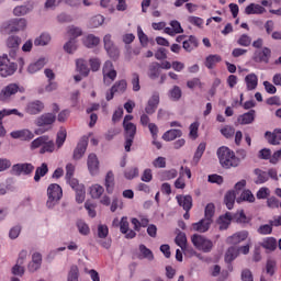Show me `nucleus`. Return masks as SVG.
Segmentation results:
<instances>
[{
	"label": "nucleus",
	"mask_w": 281,
	"mask_h": 281,
	"mask_svg": "<svg viewBox=\"0 0 281 281\" xmlns=\"http://www.w3.org/2000/svg\"><path fill=\"white\" fill-rule=\"evenodd\" d=\"M217 158L222 168H238L240 166V158L236 157L234 150L229 147L222 146L217 149Z\"/></svg>",
	"instance_id": "nucleus-1"
},
{
	"label": "nucleus",
	"mask_w": 281,
	"mask_h": 281,
	"mask_svg": "<svg viewBox=\"0 0 281 281\" xmlns=\"http://www.w3.org/2000/svg\"><path fill=\"white\" fill-rule=\"evenodd\" d=\"M60 199H63V188L58 183L49 184L47 188L46 206L49 209L55 207L60 202Z\"/></svg>",
	"instance_id": "nucleus-2"
},
{
	"label": "nucleus",
	"mask_w": 281,
	"mask_h": 281,
	"mask_svg": "<svg viewBox=\"0 0 281 281\" xmlns=\"http://www.w3.org/2000/svg\"><path fill=\"white\" fill-rule=\"evenodd\" d=\"M191 243L195 249L203 251V254H210L214 249V243L212 239H207L203 235L194 234L191 236Z\"/></svg>",
	"instance_id": "nucleus-3"
},
{
	"label": "nucleus",
	"mask_w": 281,
	"mask_h": 281,
	"mask_svg": "<svg viewBox=\"0 0 281 281\" xmlns=\"http://www.w3.org/2000/svg\"><path fill=\"white\" fill-rule=\"evenodd\" d=\"M16 69H19V65L10 61L7 54L0 56V76L2 78L14 76V74H16Z\"/></svg>",
	"instance_id": "nucleus-4"
},
{
	"label": "nucleus",
	"mask_w": 281,
	"mask_h": 281,
	"mask_svg": "<svg viewBox=\"0 0 281 281\" xmlns=\"http://www.w3.org/2000/svg\"><path fill=\"white\" fill-rule=\"evenodd\" d=\"M124 136H125V150L126 153H131V146H133V142L135 139V135H137V125L134 123H130L123 125Z\"/></svg>",
	"instance_id": "nucleus-5"
},
{
	"label": "nucleus",
	"mask_w": 281,
	"mask_h": 281,
	"mask_svg": "<svg viewBox=\"0 0 281 281\" xmlns=\"http://www.w3.org/2000/svg\"><path fill=\"white\" fill-rule=\"evenodd\" d=\"M34 172V165L31 162H22V164H15L11 168V175H14L15 177H21V175H32Z\"/></svg>",
	"instance_id": "nucleus-6"
},
{
	"label": "nucleus",
	"mask_w": 281,
	"mask_h": 281,
	"mask_svg": "<svg viewBox=\"0 0 281 281\" xmlns=\"http://www.w3.org/2000/svg\"><path fill=\"white\" fill-rule=\"evenodd\" d=\"M25 113L29 115H38L45 111V103L41 100L29 101L24 108Z\"/></svg>",
	"instance_id": "nucleus-7"
},
{
	"label": "nucleus",
	"mask_w": 281,
	"mask_h": 281,
	"mask_svg": "<svg viewBox=\"0 0 281 281\" xmlns=\"http://www.w3.org/2000/svg\"><path fill=\"white\" fill-rule=\"evenodd\" d=\"M7 47L9 49L10 58H16L19 47H21V37L11 35L7 38Z\"/></svg>",
	"instance_id": "nucleus-8"
},
{
	"label": "nucleus",
	"mask_w": 281,
	"mask_h": 281,
	"mask_svg": "<svg viewBox=\"0 0 281 281\" xmlns=\"http://www.w3.org/2000/svg\"><path fill=\"white\" fill-rule=\"evenodd\" d=\"M104 42V48L108 52L110 58H113V60H117L120 58V49L115 47V44H113V41L111 40V34H106L103 37Z\"/></svg>",
	"instance_id": "nucleus-9"
},
{
	"label": "nucleus",
	"mask_w": 281,
	"mask_h": 281,
	"mask_svg": "<svg viewBox=\"0 0 281 281\" xmlns=\"http://www.w3.org/2000/svg\"><path fill=\"white\" fill-rule=\"evenodd\" d=\"M89 146V137L83 136L77 144V147L74 150L72 159L78 161V159H82L85 157V153H87V147Z\"/></svg>",
	"instance_id": "nucleus-10"
},
{
	"label": "nucleus",
	"mask_w": 281,
	"mask_h": 281,
	"mask_svg": "<svg viewBox=\"0 0 281 281\" xmlns=\"http://www.w3.org/2000/svg\"><path fill=\"white\" fill-rule=\"evenodd\" d=\"M19 91L23 93V90L19 87V85L9 83L0 92L1 102H5V100H9L11 95L19 93Z\"/></svg>",
	"instance_id": "nucleus-11"
},
{
	"label": "nucleus",
	"mask_w": 281,
	"mask_h": 281,
	"mask_svg": "<svg viewBox=\"0 0 281 281\" xmlns=\"http://www.w3.org/2000/svg\"><path fill=\"white\" fill-rule=\"evenodd\" d=\"M121 234L125 235V238L133 239L137 236L135 231L131 229V224L128 223V217L123 216L119 223Z\"/></svg>",
	"instance_id": "nucleus-12"
},
{
	"label": "nucleus",
	"mask_w": 281,
	"mask_h": 281,
	"mask_svg": "<svg viewBox=\"0 0 281 281\" xmlns=\"http://www.w3.org/2000/svg\"><path fill=\"white\" fill-rule=\"evenodd\" d=\"M88 170L92 177L99 175L100 172V160L95 154H90L87 161Z\"/></svg>",
	"instance_id": "nucleus-13"
},
{
	"label": "nucleus",
	"mask_w": 281,
	"mask_h": 281,
	"mask_svg": "<svg viewBox=\"0 0 281 281\" xmlns=\"http://www.w3.org/2000/svg\"><path fill=\"white\" fill-rule=\"evenodd\" d=\"M212 223H214V220H206L205 217L200 220L196 223H193L191 225L193 232H199V234H205V232L210 231V227L212 226Z\"/></svg>",
	"instance_id": "nucleus-14"
},
{
	"label": "nucleus",
	"mask_w": 281,
	"mask_h": 281,
	"mask_svg": "<svg viewBox=\"0 0 281 281\" xmlns=\"http://www.w3.org/2000/svg\"><path fill=\"white\" fill-rule=\"evenodd\" d=\"M271 58V48L263 47L262 50H257L254 56L255 63H265L269 64V59Z\"/></svg>",
	"instance_id": "nucleus-15"
},
{
	"label": "nucleus",
	"mask_w": 281,
	"mask_h": 281,
	"mask_svg": "<svg viewBox=\"0 0 281 281\" xmlns=\"http://www.w3.org/2000/svg\"><path fill=\"white\" fill-rule=\"evenodd\" d=\"M56 122V114L54 113H44L36 119V126H52Z\"/></svg>",
	"instance_id": "nucleus-16"
},
{
	"label": "nucleus",
	"mask_w": 281,
	"mask_h": 281,
	"mask_svg": "<svg viewBox=\"0 0 281 281\" xmlns=\"http://www.w3.org/2000/svg\"><path fill=\"white\" fill-rule=\"evenodd\" d=\"M11 137L22 142H30V139H34V133L30 132V130H20L11 132Z\"/></svg>",
	"instance_id": "nucleus-17"
},
{
	"label": "nucleus",
	"mask_w": 281,
	"mask_h": 281,
	"mask_svg": "<svg viewBox=\"0 0 281 281\" xmlns=\"http://www.w3.org/2000/svg\"><path fill=\"white\" fill-rule=\"evenodd\" d=\"M103 78H109L112 82L117 78V71L113 68V63L105 61L103 66Z\"/></svg>",
	"instance_id": "nucleus-18"
},
{
	"label": "nucleus",
	"mask_w": 281,
	"mask_h": 281,
	"mask_svg": "<svg viewBox=\"0 0 281 281\" xmlns=\"http://www.w3.org/2000/svg\"><path fill=\"white\" fill-rule=\"evenodd\" d=\"M256 120V110H250L241 115L238 116L237 121L241 126H245L247 124H254V121Z\"/></svg>",
	"instance_id": "nucleus-19"
},
{
	"label": "nucleus",
	"mask_w": 281,
	"mask_h": 281,
	"mask_svg": "<svg viewBox=\"0 0 281 281\" xmlns=\"http://www.w3.org/2000/svg\"><path fill=\"white\" fill-rule=\"evenodd\" d=\"M180 207H183L184 212L192 210V196L191 195H177L176 196Z\"/></svg>",
	"instance_id": "nucleus-20"
},
{
	"label": "nucleus",
	"mask_w": 281,
	"mask_h": 281,
	"mask_svg": "<svg viewBox=\"0 0 281 281\" xmlns=\"http://www.w3.org/2000/svg\"><path fill=\"white\" fill-rule=\"evenodd\" d=\"M160 74H161V64L157 61L151 63L148 68V78H150V80H157Z\"/></svg>",
	"instance_id": "nucleus-21"
},
{
	"label": "nucleus",
	"mask_w": 281,
	"mask_h": 281,
	"mask_svg": "<svg viewBox=\"0 0 281 281\" xmlns=\"http://www.w3.org/2000/svg\"><path fill=\"white\" fill-rule=\"evenodd\" d=\"M249 233L247 231L235 233L233 236L227 238V243L231 245H238V243H243V240H247Z\"/></svg>",
	"instance_id": "nucleus-22"
},
{
	"label": "nucleus",
	"mask_w": 281,
	"mask_h": 281,
	"mask_svg": "<svg viewBox=\"0 0 281 281\" xmlns=\"http://www.w3.org/2000/svg\"><path fill=\"white\" fill-rule=\"evenodd\" d=\"M126 89H128V82L126 81V79L115 81V83L112 86V91H114V93H117L119 95L126 93Z\"/></svg>",
	"instance_id": "nucleus-23"
},
{
	"label": "nucleus",
	"mask_w": 281,
	"mask_h": 281,
	"mask_svg": "<svg viewBox=\"0 0 281 281\" xmlns=\"http://www.w3.org/2000/svg\"><path fill=\"white\" fill-rule=\"evenodd\" d=\"M232 221L233 220V214L227 212L225 215L220 216L217 223L220 225V229L224 231L227 229L229 227V225H232Z\"/></svg>",
	"instance_id": "nucleus-24"
},
{
	"label": "nucleus",
	"mask_w": 281,
	"mask_h": 281,
	"mask_svg": "<svg viewBox=\"0 0 281 281\" xmlns=\"http://www.w3.org/2000/svg\"><path fill=\"white\" fill-rule=\"evenodd\" d=\"M223 61V57L221 55H209L205 58L204 65L207 69H214L218 63Z\"/></svg>",
	"instance_id": "nucleus-25"
},
{
	"label": "nucleus",
	"mask_w": 281,
	"mask_h": 281,
	"mask_svg": "<svg viewBox=\"0 0 281 281\" xmlns=\"http://www.w3.org/2000/svg\"><path fill=\"white\" fill-rule=\"evenodd\" d=\"M104 186L108 194H113V190L115 188V176L113 175V171H109L106 173Z\"/></svg>",
	"instance_id": "nucleus-26"
},
{
	"label": "nucleus",
	"mask_w": 281,
	"mask_h": 281,
	"mask_svg": "<svg viewBox=\"0 0 281 281\" xmlns=\"http://www.w3.org/2000/svg\"><path fill=\"white\" fill-rule=\"evenodd\" d=\"M183 132L181 130H169L162 134L164 142H175L177 137H181Z\"/></svg>",
	"instance_id": "nucleus-27"
},
{
	"label": "nucleus",
	"mask_w": 281,
	"mask_h": 281,
	"mask_svg": "<svg viewBox=\"0 0 281 281\" xmlns=\"http://www.w3.org/2000/svg\"><path fill=\"white\" fill-rule=\"evenodd\" d=\"M182 47L186 52H192V49H196V47H199V40H196L194 35H191L188 40L183 41Z\"/></svg>",
	"instance_id": "nucleus-28"
},
{
	"label": "nucleus",
	"mask_w": 281,
	"mask_h": 281,
	"mask_svg": "<svg viewBox=\"0 0 281 281\" xmlns=\"http://www.w3.org/2000/svg\"><path fill=\"white\" fill-rule=\"evenodd\" d=\"M245 82L248 91H254L258 87V76L249 74L245 77Z\"/></svg>",
	"instance_id": "nucleus-29"
},
{
	"label": "nucleus",
	"mask_w": 281,
	"mask_h": 281,
	"mask_svg": "<svg viewBox=\"0 0 281 281\" xmlns=\"http://www.w3.org/2000/svg\"><path fill=\"white\" fill-rule=\"evenodd\" d=\"M265 7L256 3H250L245 8V14H265Z\"/></svg>",
	"instance_id": "nucleus-30"
},
{
	"label": "nucleus",
	"mask_w": 281,
	"mask_h": 281,
	"mask_svg": "<svg viewBox=\"0 0 281 281\" xmlns=\"http://www.w3.org/2000/svg\"><path fill=\"white\" fill-rule=\"evenodd\" d=\"M138 249L140 251V255H139L140 260L142 259L149 260V261L155 260V255L153 254V250L146 247V245L140 244Z\"/></svg>",
	"instance_id": "nucleus-31"
},
{
	"label": "nucleus",
	"mask_w": 281,
	"mask_h": 281,
	"mask_svg": "<svg viewBox=\"0 0 281 281\" xmlns=\"http://www.w3.org/2000/svg\"><path fill=\"white\" fill-rule=\"evenodd\" d=\"M47 64V60L45 58H40L37 61L32 63L27 67L29 74H36V71H41L43 67Z\"/></svg>",
	"instance_id": "nucleus-32"
},
{
	"label": "nucleus",
	"mask_w": 281,
	"mask_h": 281,
	"mask_svg": "<svg viewBox=\"0 0 281 281\" xmlns=\"http://www.w3.org/2000/svg\"><path fill=\"white\" fill-rule=\"evenodd\" d=\"M83 45L90 49L93 47H98V45H100V37L93 34H89L83 38Z\"/></svg>",
	"instance_id": "nucleus-33"
},
{
	"label": "nucleus",
	"mask_w": 281,
	"mask_h": 281,
	"mask_svg": "<svg viewBox=\"0 0 281 281\" xmlns=\"http://www.w3.org/2000/svg\"><path fill=\"white\" fill-rule=\"evenodd\" d=\"M261 247L263 249H268L269 251H276L278 249V240L274 237H267L261 243Z\"/></svg>",
	"instance_id": "nucleus-34"
},
{
	"label": "nucleus",
	"mask_w": 281,
	"mask_h": 281,
	"mask_svg": "<svg viewBox=\"0 0 281 281\" xmlns=\"http://www.w3.org/2000/svg\"><path fill=\"white\" fill-rule=\"evenodd\" d=\"M47 172H49V167L47 166L46 162H43L35 170L34 181H36V183H38V181H41V178L45 177V175H47Z\"/></svg>",
	"instance_id": "nucleus-35"
},
{
	"label": "nucleus",
	"mask_w": 281,
	"mask_h": 281,
	"mask_svg": "<svg viewBox=\"0 0 281 281\" xmlns=\"http://www.w3.org/2000/svg\"><path fill=\"white\" fill-rule=\"evenodd\" d=\"M54 150H56V144H54V140H50L49 136H47L46 142L40 148V155H45V153H54Z\"/></svg>",
	"instance_id": "nucleus-36"
},
{
	"label": "nucleus",
	"mask_w": 281,
	"mask_h": 281,
	"mask_svg": "<svg viewBox=\"0 0 281 281\" xmlns=\"http://www.w3.org/2000/svg\"><path fill=\"white\" fill-rule=\"evenodd\" d=\"M50 41H52V36L47 33H43L41 36L35 38L34 45L36 47H45V45H49Z\"/></svg>",
	"instance_id": "nucleus-37"
},
{
	"label": "nucleus",
	"mask_w": 281,
	"mask_h": 281,
	"mask_svg": "<svg viewBox=\"0 0 281 281\" xmlns=\"http://www.w3.org/2000/svg\"><path fill=\"white\" fill-rule=\"evenodd\" d=\"M224 203H225L227 210H233L234 209V203H236V192L235 191H228L225 194Z\"/></svg>",
	"instance_id": "nucleus-38"
},
{
	"label": "nucleus",
	"mask_w": 281,
	"mask_h": 281,
	"mask_svg": "<svg viewBox=\"0 0 281 281\" xmlns=\"http://www.w3.org/2000/svg\"><path fill=\"white\" fill-rule=\"evenodd\" d=\"M236 258H238L237 248L229 247L225 254V262H227V265H232V262H234V260H236Z\"/></svg>",
	"instance_id": "nucleus-39"
},
{
	"label": "nucleus",
	"mask_w": 281,
	"mask_h": 281,
	"mask_svg": "<svg viewBox=\"0 0 281 281\" xmlns=\"http://www.w3.org/2000/svg\"><path fill=\"white\" fill-rule=\"evenodd\" d=\"M104 194V187L100 184H93L90 187V195L92 199H100Z\"/></svg>",
	"instance_id": "nucleus-40"
},
{
	"label": "nucleus",
	"mask_w": 281,
	"mask_h": 281,
	"mask_svg": "<svg viewBox=\"0 0 281 281\" xmlns=\"http://www.w3.org/2000/svg\"><path fill=\"white\" fill-rule=\"evenodd\" d=\"M77 71L81 74V76H89V66H87V61L85 59L76 60Z\"/></svg>",
	"instance_id": "nucleus-41"
},
{
	"label": "nucleus",
	"mask_w": 281,
	"mask_h": 281,
	"mask_svg": "<svg viewBox=\"0 0 281 281\" xmlns=\"http://www.w3.org/2000/svg\"><path fill=\"white\" fill-rule=\"evenodd\" d=\"M255 175L257 176V180L255 181L257 184L267 183V181H269V175L267 171L255 169Z\"/></svg>",
	"instance_id": "nucleus-42"
},
{
	"label": "nucleus",
	"mask_w": 281,
	"mask_h": 281,
	"mask_svg": "<svg viewBox=\"0 0 281 281\" xmlns=\"http://www.w3.org/2000/svg\"><path fill=\"white\" fill-rule=\"evenodd\" d=\"M67 140V130L60 128L56 136V146L57 148H63V145Z\"/></svg>",
	"instance_id": "nucleus-43"
},
{
	"label": "nucleus",
	"mask_w": 281,
	"mask_h": 281,
	"mask_svg": "<svg viewBox=\"0 0 281 281\" xmlns=\"http://www.w3.org/2000/svg\"><path fill=\"white\" fill-rule=\"evenodd\" d=\"M176 245H178L179 248L186 249L188 246V237L186 236V233L180 232L175 239Z\"/></svg>",
	"instance_id": "nucleus-44"
},
{
	"label": "nucleus",
	"mask_w": 281,
	"mask_h": 281,
	"mask_svg": "<svg viewBox=\"0 0 281 281\" xmlns=\"http://www.w3.org/2000/svg\"><path fill=\"white\" fill-rule=\"evenodd\" d=\"M205 148H206V144L205 143H200L194 156H193V161L195 164H199V161H201V158L203 157V153H205Z\"/></svg>",
	"instance_id": "nucleus-45"
},
{
	"label": "nucleus",
	"mask_w": 281,
	"mask_h": 281,
	"mask_svg": "<svg viewBox=\"0 0 281 281\" xmlns=\"http://www.w3.org/2000/svg\"><path fill=\"white\" fill-rule=\"evenodd\" d=\"M132 91H142V86L139 85V74L133 72L131 78Z\"/></svg>",
	"instance_id": "nucleus-46"
},
{
	"label": "nucleus",
	"mask_w": 281,
	"mask_h": 281,
	"mask_svg": "<svg viewBox=\"0 0 281 281\" xmlns=\"http://www.w3.org/2000/svg\"><path fill=\"white\" fill-rule=\"evenodd\" d=\"M236 133V128L232 125H226L221 130V134L226 138V139H232Z\"/></svg>",
	"instance_id": "nucleus-47"
},
{
	"label": "nucleus",
	"mask_w": 281,
	"mask_h": 281,
	"mask_svg": "<svg viewBox=\"0 0 281 281\" xmlns=\"http://www.w3.org/2000/svg\"><path fill=\"white\" fill-rule=\"evenodd\" d=\"M240 201H248V203H254L256 201V198L254 196V193L249 190H244L240 194V199H237V203H240Z\"/></svg>",
	"instance_id": "nucleus-48"
},
{
	"label": "nucleus",
	"mask_w": 281,
	"mask_h": 281,
	"mask_svg": "<svg viewBox=\"0 0 281 281\" xmlns=\"http://www.w3.org/2000/svg\"><path fill=\"white\" fill-rule=\"evenodd\" d=\"M215 212H216V206H214V203H209L204 210V218L212 221V218H214Z\"/></svg>",
	"instance_id": "nucleus-49"
},
{
	"label": "nucleus",
	"mask_w": 281,
	"mask_h": 281,
	"mask_svg": "<svg viewBox=\"0 0 281 281\" xmlns=\"http://www.w3.org/2000/svg\"><path fill=\"white\" fill-rule=\"evenodd\" d=\"M45 142H47V135H43V136L35 138L31 143V150H36V148H42V146L44 145Z\"/></svg>",
	"instance_id": "nucleus-50"
},
{
	"label": "nucleus",
	"mask_w": 281,
	"mask_h": 281,
	"mask_svg": "<svg viewBox=\"0 0 281 281\" xmlns=\"http://www.w3.org/2000/svg\"><path fill=\"white\" fill-rule=\"evenodd\" d=\"M278 267V263H276V260L268 259L266 263V272L268 276L273 277L276 274V269Z\"/></svg>",
	"instance_id": "nucleus-51"
},
{
	"label": "nucleus",
	"mask_w": 281,
	"mask_h": 281,
	"mask_svg": "<svg viewBox=\"0 0 281 281\" xmlns=\"http://www.w3.org/2000/svg\"><path fill=\"white\" fill-rule=\"evenodd\" d=\"M77 227H78L79 234H81L82 236H89V234L91 233V228H89V225L83 221H78Z\"/></svg>",
	"instance_id": "nucleus-52"
},
{
	"label": "nucleus",
	"mask_w": 281,
	"mask_h": 281,
	"mask_svg": "<svg viewBox=\"0 0 281 281\" xmlns=\"http://www.w3.org/2000/svg\"><path fill=\"white\" fill-rule=\"evenodd\" d=\"M8 115H18L19 117H24L23 113L19 112L16 109L2 110L0 111V122H2V120Z\"/></svg>",
	"instance_id": "nucleus-53"
},
{
	"label": "nucleus",
	"mask_w": 281,
	"mask_h": 281,
	"mask_svg": "<svg viewBox=\"0 0 281 281\" xmlns=\"http://www.w3.org/2000/svg\"><path fill=\"white\" fill-rule=\"evenodd\" d=\"M64 49L67 54H74L76 49H78V46L76 45V38H70L69 42L64 45Z\"/></svg>",
	"instance_id": "nucleus-54"
},
{
	"label": "nucleus",
	"mask_w": 281,
	"mask_h": 281,
	"mask_svg": "<svg viewBox=\"0 0 281 281\" xmlns=\"http://www.w3.org/2000/svg\"><path fill=\"white\" fill-rule=\"evenodd\" d=\"M79 276L80 270L78 269V266H71L70 271L68 272V281H78Z\"/></svg>",
	"instance_id": "nucleus-55"
},
{
	"label": "nucleus",
	"mask_w": 281,
	"mask_h": 281,
	"mask_svg": "<svg viewBox=\"0 0 281 281\" xmlns=\"http://www.w3.org/2000/svg\"><path fill=\"white\" fill-rule=\"evenodd\" d=\"M125 179H135V177H139V169L137 167H132L125 170L124 172Z\"/></svg>",
	"instance_id": "nucleus-56"
},
{
	"label": "nucleus",
	"mask_w": 281,
	"mask_h": 281,
	"mask_svg": "<svg viewBox=\"0 0 281 281\" xmlns=\"http://www.w3.org/2000/svg\"><path fill=\"white\" fill-rule=\"evenodd\" d=\"M257 232L261 236H267V235H269V234H271L273 232V225H271V224H263V225L258 227Z\"/></svg>",
	"instance_id": "nucleus-57"
},
{
	"label": "nucleus",
	"mask_w": 281,
	"mask_h": 281,
	"mask_svg": "<svg viewBox=\"0 0 281 281\" xmlns=\"http://www.w3.org/2000/svg\"><path fill=\"white\" fill-rule=\"evenodd\" d=\"M233 221L236 223H249V218L245 215V211L237 212L233 215Z\"/></svg>",
	"instance_id": "nucleus-58"
},
{
	"label": "nucleus",
	"mask_w": 281,
	"mask_h": 281,
	"mask_svg": "<svg viewBox=\"0 0 281 281\" xmlns=\"http://www.w3.org/2000/svg\"><path fill=\"white\" fill-rule=\"evenodd\" d=\"M237 44L240 45V47H249L251 45V36L247 34H243L237 40Z\"/></svg>",
	"instance_id": "nucleus-59"
},
{
	"label": "nucleus",
	"mask_w": 281,
	"mask_h": 281,
	"mask_svg": "<svg viewBox=\"0 0 281 281\" xmlns=\"http://www.w3.org/2000/svg\"><path fill=\"white\" fill-rule=\"evenodd\" d=\"M97 234L98 238H106V236H109V226H106V224H99Z\"/></svg>",
	"instance_id": "nucleus-60"
},
{
	"label": "nucleus",
	"mask_w": 281,
	"mask_h": 281,
	"mask_svg": "<svg viewBox=\"0 0 281 281\" xmlns=\"http://www.w3.org/2000/svg\"><path fill=\"white\" fill-rule=\"evenodd\" d=\"M30 12L27 5H19L13 9L14 16H25Z\"/></svg>",
	"instance_id": "nucleus-61"
},
{
	"label": "nucleus",
	"mask_w": 281,
	"mask_h": 281,
	"mask_svg": "<svg viewBox=\"0 0 281 281\" xmlns=\"http://www.w3.org/2000/svg\"><path fill=\"white\" fill-rule=\"evenodd\" d=\"M177 170L176 169H171V170H165L161 173V177L165 181H170L171 179H177Z\"/></svg>",
	"instance_id": "nucleus-62"
},
{
	"label": "nucleus",
	"mask_w": 281,
	"mask_h": 281,
	"mask_svg": "<svg viewBox=\"0 0 281 281\" xmlns=\"http://www.w3.org/2000/svg\"><path fill=\"white\" fill-rule=\"evenodd\" d=\"M169 95L172 100H181V88H179V86H175L170 90Z\"/></svg>",
	"instance_id": "nucleus-63"
},
{
	"label": "nucleus",
	"mask_w": 281,
	"mask_h": 281,
	"mask_svg": "<svg viewBox=\"0 0 281 281\" xmlns=\"http://www.w3.org/2000/svg\"><path fill=\"white\" fill-rule=\"evenodd\" d=\"M154 168H166V157H157L153 160Z\"/></svg>",
	"instance_id": "nucleus-64"
}]
</instances>
